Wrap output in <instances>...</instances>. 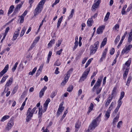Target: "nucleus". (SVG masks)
<instances>
[{
  "label": "nucleus",
  "mask_w": 132,
  "mask_h": 132,
  "mask_svg": "<svg viewBox=\"0 0 132 132\" xmlns=\"http://www.w3.org/2000/svg\"><path fill=\"white\" fill-rule=\"evenodd\" d=\"M73 88V86L72 85H71L68 88L67 91L68 92H70L72 91Z\"/></svg>",
  "instance_id": "nucleus-40"
},
{
  "label": "nucleus",
  "mask_w": 132,
  "mask_h": 132,
  "mask_svg": "<svg viewBox=\"0 0 132 132\" xmlns=\"http://www.w3.org/2000/svg\"><path fill=\"white\" fill-rule=\"evenodd\" d=\"M50 102V100L49 98H48L46 101L45 103L44 104V106H48L49 103Z\"/></svg>",
  "instance_id": "nucleus-39"
},
{
  "label": "nucleus",
  "mask_w": 132,
  "mask_h": 132,
  "mask_svg": "<svg viewBox=\"0 0 132 132\" xmlns=\"http://www.w3.org/2000/svg\"><path fill=\"white\" fill-rule=\"evenodd\" d=\"M102 88H97L96 90V93L97 94H98L101 92Z\"/></svg>",
  "instance_id": "nucleus-48"
},
{
  "label": "nucleus",
  "mask_w": 132,
  "mask_h": 132,
  "mask_svg": "<svg viewBox=\"0 0 132 132\" xmlns=\"http://www.w3.org/2000/svg\"><path fill=\"white\" fill-rule=\"evenodd\" d=\"M42 106L40 107H39V111H38V117L39 118H41L42 117V113L43 111H42Z\"/></svg>",
  "instance_id": "nucleus-19"
},
{
  "label": "nucleus",
  "mask_w": 132,
  "mask_h": 132,
  "mask_svg": "<svg viewBox=\"0 0 132 132\" xmlns=\"http://www.w3.org/2000/svg\"><path fill=\"white\" fill-rule=\"evenodd\" d=\"M40 39V37H37L35 39L33 43L36 44L39 41Z\"/></svg>",
  "instance_id": "nucleus-47"
},
{
  "label": "nucleus",
  "mask_w": 132,
  "mask_h": 132,
  "mask_svg": "<svg viewBox=\"0 0 132 132\" xmlns=\"http://www.w3.org/2000/svg\"><path fill=\"white\" fill-rule=\"evenodd\" d=\"M121 100H120L119 99L118 102V105L117 106V107L119 108H120V106H121L122 103V102L121 101Z\"/></svg>",
  "instance_id": "nucleus-42"
},
{
  "label": "nucleus",
  "mask_w": 132,
  "mask_h": 132,
  "mask_svg": "<svg viewBox=\"0 0 132 132\" xmlns=\"http://www.w3.org/2000/svg\"><path fill=\"white\" fill-rule=\"evenodd\" d=\"M55 42V40L54 39H53L51 40L49 43L48 44V46L49 47H51L52 44H54Z\"/></svg>",
  "instance_id": "nucleus-34"
},
{
  "label": "nucleus",
  "mask_w": 132,
  "mask_h": 132,
  "mask_svg": "<svg viewBox=\"0 0 132 132\" xmlns=\"http://www.w3.org/2000/svg\"><path fill=\"white\" fill-rule=\"evenodd\" d=\"M120 39V36L119 35H118L114 43L115 44H117L118 42L119 41Z\"/></svg>",
  "instance_id": "nucleus-32"
},
{
  "label": "nucleus",
  "mask_w": 132,
  "mask_h": 132,
  "mask_svg": "<svg viewBox=\"0 0 132 132\" xmlns=\"http://www.w3.org/2000/svg\"><path fill=\"white\" fill-rule=\"evenodd\" d=\"M8 77V76L6 75V76H4L2 78L0 82V84L3 83L6 80L7 78Z\"/></svg>",
  "instance_id": "nucleus-26"
},
{
  "label": "nucleus",
  "mask_w": 132,
  "mask_h": 132,
  "mask_svg": "<svg viewBox=\"0 0 132 132\" xmlns=\"http://www.w3.org/2000/svg\"><path fill=\"white\" fill-rule=\"evenodd\" d=\"M132 40V34H129L128 38V42L130 43Z\"/></svg>",
  "instance_id": "nucleus-35"
},
{
  "label": "nucleus",
  "mask_w": 132,
  "mask_h": 132,
  "mask_svg": "<svg viewBox=\"0 0 132 132\" xmlns=\"http://www.w3.org/2000/svg\"><path fill=\"white\" fill-rule=\"evenodd\" d=\"M119 114L120 112H119L116 117L113 119V126L115 125L116 123L118 121L119 118Z\"/></svg>",
  "instance_id": "nucleus-15"
},
{
  "label": "nucleus",
  "mask_w": 132,
  "mask_h": 132,
  "mask_svg": "<svg viewBox=\"0 0 132 132\" xmlns=\"http://www.w3.org/2000/svg\"><path fill=\"white\" fill-rule=\"evenodd\" d=\"M44 21H45V22L46 21L45 20V17L44 18H43V20H42V21L41 22V23H40V25H39V29H38V30H39V29L42 26V25L43 24V22Z\"/></svg>",
  "instance_id": "nucleus-44"
},
{
  "label": "nucleus",
  "mask_w": 132,
  "mask_h": 132,
  "mask_svg": "<svg viewBox=\"0 0 132 132\" xmlns=\"http://www.w3.org/2000/svg\"><path fill=\"white\" fill-rule=\"evenodd\" d=\"M94 107V105L93 103H91L90 104V105L88 109H90V110H92L93 109Z\"/></svg>",
  "instance_id": "nucleus-52"
},
{
  "label": "nucleus",
  "mask_w": 132,
  "mask_h": 132,
  "mask_svg": "<svg viewBox=\"0 0 132 132\" xmlns=\"http://www.w3.org/2000/svg\"><path fill=\"white\" fill-rule=\"evenodd\" d=\"M57 91L55 90L53 91L50 95V97L53 98L57 94Z\"/></svg>",
  "instance_id": "nucleus-24"
},
{
  "label": "nucleus",
  "mask_w": 132,
  "mask_h": 132,
  "mask_svg": "<svg viewBox=\"0 0 132 132\" xmlns=\"http://www.w3.org/2000/svg\"><path fill=\"white\" fill-rule=\"evenodd\" d=\"M129 68H126L123 74V78L126 79L128 74Z\"/></svg>",
  "instance_id": "nucleus-17"
},
{
  "label": "nucleus",
  "mask_w": 132,
  "mask_h": 132,
  "mask_svg": "<svg viewBox=\"0 0 132 132\" xmlns=\"http://www.w3.org/2000/svg\"><path fill=\"white\" fill-rule=\"evenodd\" d=\"M36 44L34 43L32 44V45L30 46V47L29 48L28 50L29 51L31 50V49L34 47Z\"/></svg>",
  "instance_id": "nucleus-46"
},
{
  "label": "nucleus",
  "mask_w": 132,
  "mask_h": 132,
  "mask_svg": "<svg viewBox=\"0 0 132 132\" xmlns=\"http://www.w3.org/2000/svg\"><path fill=\"white\" fill-rule=\"evenodd\" d=\"M9 65L7 64L4 69L0 72V77H2L3 75L7 71L9 68Z\"/></svg>",
  "instance_id": "nucleus-10"
},
{
  "label": "nucleus",
  "mask_w": 132,
  "mask_h": 132,
  "mask_svg": "<svg viewBox=\"0 0 132 132\" xmlns=\"http://www.w3.org/2000/svg\"><path fill=\"white\" fill-rule=\"evenodd\" d=\"M27 13V11L26 10L22 14L21 16H22L23 17L25 16Z\"/></svg>",
  "instance_id": "nucleus-62"
},
{
  "label": "nucleus",
  "mask_w": 132,
  "mask_h": 132,
  "mask_svg": "<svg viewBox=\"0 0 132 132\" xmlns=\"http://www.w3.org/2000/svg\"><path fill=\"white\" fill-rule=\"evenodd\" d=\"M74 12V10L73 9H72L71 11V13L70 15L68 17V19H70L73 16V14Z\"/></svg>",
  "instance_id": "nucleus-37"
},
{
  "label": "nucleus",
  "mask_w": 132,
  "mask_h": 132,
  "mask_svg": "<svg viewBox=\"0 0 132 132\" xmlns=\"http://www.w3.org/2000/svg\"><path fill=\"white\" fill-rule=\"evenodd\" d=\"M119 28V25L118 24H117L114 26V28L115 30H117Z\"/></svg>",
  "instance_id": "nucleus-64"
},
{
  "label": "nucleus",
  "mask_w": 132,
  "mask_h": 132,
  "mask_svg": "<svg viewBox=\"0 0 132 132\" xmlns=\"http://www.w3.org/2000/svg\"><path fill=\"white\" fill-rule=\"evenodd\" d=\"M114 105V102H113L111 103V105H110L109 107V108L108 109L109 110H111L113 107Z\"/></svg>",
  "instance_id": "nucleus-45"
},
{
  "label": "nucleus",
  "mask_w": 132,
  "mask_h": 132,
  "mask_svg": "<svg viewBox=\"0 0 132 132\" xmlns=\"http://www.w3.org/2000/svg\"><path fill=\"white\" fill-rule=\"evenodd\" d=\"M46 0H42L38 4L34 12V16H35L40 13L43 9L44 5Z\"/></svg>",
  "instance_id": "nucleus-1"
},
{
  "label": "nucleus",
  "mask_w": 132,
  "mask_h": 132,
  "mask_svg": "<svg viewBox=\"0 0 132 132\" xmlns=\"http://www.w3.org/2000/svg\"><path fill=\"white\" fill-rule=\"evenodd\" d=\"M19 10H20L17 9V8H16L15 10H14V12L12 14V15H15L17 13L18 11Z\"/></svg>",
  "instance_id": "nucleus-54"
},
{
  "label": "nucleus",
  "mask_w": 132,
  "mask_h": 132,
  "mask_svg": "<svg viewBox=\"0 0 132 132\" xmlns=\"http://www.w3.org/2000/svg\"><path fill=\"white\" fill-rule=\"evenodd\" d=\"M93 23V21L92 18H89L87 21V26L89 27H91L92 26Z\"/></svg>",
  "instance_id": "nucleus-16"
},
{
  "label": "nucleus",
  "mask_w": 132,
  "mask_h": 132,
  "mask_svg": "<svg viewBox=\"0 0 132 132\" xmlns=\"http://www.w3.org/2000/svg\"><path fill=\"white\" fill-rule=\"evenodd\" d=\"M101 0H97V1L95 3L93 4L92 6V8H93L92 10L94 11L95 10V8H97L99 6V4L100 3Z\"/></svg>",
  "instance_id": "nucleus-13"
},
{
  "label": "nucleus",
  "mask_w": 132,
  "mask_h": 132,
  "mask_svg": "<svg viewBox=\"0 0 132 132\" xmlns=\"http://www.w3.org/2000/svg\"><path fill=\"white\" fill-rule=\"evenodd\" d=\"M99 117H97L95 119H94L92 120V123L89 126L90 129L94 130L97 126L98 125L97 122L98 121L99 122L100 121V120H99Z\"/></svg>",
  "instance_id": "nucleus-4"
},
{
  "label": "nucleus",
  "mask_w": 132,
  "mask_h": 132,
  "mask_svg": "<svg viewBox=\"0 0 132 132\" xmlns=\"http://www.w3.org/2000/svg\"><path fill=\"white\" fill-rule=\"evenodd\" d=\"M131 59H128V60L125 63V65H126L128 67H129L131 63Z\"/></svg>",
  "instance_id": "nucleus-29"
},
{
  "label": "nucleus",
  "mask_w": 132,
  "mask_h": 132,
  "mask_svg": "<svg viewBox=\"0 0 132 132\" xmlns=\"http://www.w3.org/2000/svg\"><path fill=\"white\" fill-rule=\"evenodd\" d=\"M90 69L89 68H87L85 71L83 73L80 79V80L83 81L86 78L87 76L88 75V73L89 72Z\"/></svg>",
  "instance_id": "nucleus-6"
},
{
  "label": "nucleus",
  "mask_w": 132,
  "mask_h": 132,
  "mask_svg": "<svg viewBox=\"0 0 132 132\" xmlns=\"http://www.w3.org/2000/svg\"><path fill=\"white\" fill-rule=\"evenodd\" d=\"M20 29V28L19 29L18 28L15 31L13 35V40H15L16 39L18 35L19 34Z\"/></svg>",
  "instance_id": "nucleus-11"
},
{
  "label": "nucleus",
  "mask_w": 132,
  "mask_h": 132,
  "mask_svg": "<svg viewBox=\"0 0 132 132\" xmlns=\"http://www.w3.org/2000/svg\"><path fill=\"white\" fill-rule=\"evenodd\" d=\"M80 122L79 121H78L76 122L75 124V127L76 129H78L80 127Z\"/></svg>",
  "instance_id": "nucleus-25"
},
{
  "label": "nucleus",
  "mask_w": 132,
  "mask_h": 132,
  "mask_svg": "<svg viewBox=\"0 0 132 132\" xmlns=\"http://www.w3.org/2000/svg\"><path fill=\"white\" fill-rule=\"evenodd\" d=\"M13 82V77H12L10 78L9 80L7 82L5 86V88L4 90V92H5V90L6 89V87L11 85L12 84Z\"/></svg>",
  "instance_id": "nucleus-12"
},
{
  "label": "nucleus",
  "mask_w": 132,
  "mask_h": 132,
  "mask_svg": "<svg viewBox=\"0 0 132 132\" xmlns=\"http://www.w3.org/2000/svg\"><path fill=\"white\" fill-rule=\"evenodd\" d=\"M61 64V63L60 61H59V59H58L54 63V65L59 66Z\"/></svg>",
  "instance_id": "nucleus-27"
},
{
  "label": "nucleus",
  "mask_w": 132,
  "mask_h": 132,
  "mask_svg": "<svg viewBox=\"0 0 132 132\" xmlns=\"http://www.w3.org/2000/svg\"><path fill=\"white\" fill-rule=\"evenodd\" d=\"M131 76H129L127 80V82L126 84V85L128 86L129 85V84L131 80Z\"/></svg>",
  "instance_id": "nucleus-30"
},
{
  "label": "nucleus",
  "mask_w": 132,
  "mask_h": 132,
  "mask_svg": "<svg viewBox=\"0 0 132 132\" xmlns=\"http://www.w3.org/2000/svg\"><path fill=\"white\" fill-rule=\"evenodd\" d=\"M102 78L101 77L100 79H98L96 82L95 83L94 86L92 89V91L94 92L96 88H98L101 85Z\"/></svg>",
  "instance_id": "nucleus-5"
},
{
  "label": "nucleus",
  "mask_w": 132,
  "mask_h": 132,
  "mask_svg": "<svg viewBox=\"0 0 132 132\" xmlns=\"http://www.w3.org/2000/svg\"><path fill=\"white\" fill-rule=\"evenodd\" d=\"M62 51V49H61L59 51H58L57 52L56 54L59 55H60Z\"/></svg>",
  "instance_id": "nucleus-61"
},
{
  "label": "nucleus",
  "mask_w": 132,
  "mask_h": 132,
  "mask_svg": "<svg viewBox=\"0 0 132 132\" xmlns=\"http://www.w3.org/2000/svg\"><path fill=\"white\" fill-rule=\"evenodd\" d=\"M70 73H67V75L66 76H65L64 78V80H66L67 81L68 80V79L70 77Z\"/></svg>",
  "instance_id": "nucleus-41"
},
{
  "label": "nucleus",
  "mask_w": 132,
  "mask_h": 132,
  "mask_svg": "<svg viewBox=\"0 0 132 132\" xmlns=\"http://www.w3.org/2000/svg\"><path fill=\"white\" fill-rule=\"evenodd\" d=\"M117 90V88L116 87H114L112 90V92L111 94L112 96H113V97L115 95H116V90Z\"/></svg>",
  "instance_id": "nucleus-28"
},
{
  "label": "nucleus",
  "mask_w": 132,
  "mask_h": 132,
  "mask_svg": "<svg viewBox=\"0 0 132 132\" xmlns=\"http://www.w3.org/2000/svg\"><path fill=\"white\" fill-rule=\"evenodd\" d=\"M14 124V123L13 120L11 119L7 124L6 129L9 131L11 129Z\"/></svg>",
  "instance_id": "nucleus-7"
},
{
  "label": "nucleus",
  "mask_w": 132,
  "mask_h": 132,
  "mask_svg": "<svg viewBox=\"0 0 132 132\" xmlns=\"http://www.w3.org/2000/svg\"><path fill=\"white\" fill-rule=\"evenodd\" d=\"M108 51V48H105L104 50L103 54L106 55V53Z\"/></svg>",
  "instance_id": "nucleus-59"
},
{
  "label": "nucleus",
  "mask_w": 132,
  "mask_h": 132,
  "mask_svg": "<svg viewBox=\"0 0 132 132\" xmlns=\"http://www.w3.org/2000/svg\"><path fill=\"white\" fill-rule=\"evenodd\" d=\"M74 12V10L73 9H72L71 11V13L70 15L68 17V19H70L73 16V14Z\"/></svg>",
  "instance_id": "nucleus-38"
},
{
  "label": "nucleus",
  "mask_w": 132,
  "mask_h": 132,
  "mask_svg": "<svg viewBox=\"0 0 132 132\" xmlns=\"http://www.w3.org/2000/svg\"><path fill=\"white\" fill-rule=\"evenodd\" d=\"M99 44V42L97 41L95 43L93 46L91 45L90 46V53L91 54H93L95 53L98 49Z\"/></svg>",
  "instance_id": "nucleus-3"
},
{
  "label": "nucleus",
  "mask_w": 132,
  "mask_h": 132,
  "mask_svg": "<svg viewBox=\"0 0 132 132\" xmlns=\"http://www.w3.org/2000/svg\"><path fill=\"white\" fill-rule=\"evenodd\" d=\"M10 118V116L9 115H5L3 116L2 119L1 121L2 122H4L5 120L9 119Z\"/></svg>",
  "instance_id": "nucleus-22"
},
{
  "label": "nucleus",
  "mask_w": 132,
  "mask_h": 132,
  "mask_svg": "<svg viewBox=\"0 0 132 132\" xmlns=\"http://www.w3.org/2000/svg\"><path fill=\"white\" fill-rule=\"evenodd\" d=\"M14 6L13 5H12L9 8L7 14L9 15L11 14L13 12Z\"/></svg>",
  "instance_id": "nucleus-20"
},
{
  "label": "nucleus",
  "mask_w": 132,
  "mask_h": 132,
  "mask_svg": "<svg viewBox=\"0 0 132 132\" xmlns=\"http://www.w3.org/2000/svg\"><path fill=\"white\" fill-rule=\"evenodd\" d=\"M18 64V62H16L14 66L12 68V70L13 72H14L16 69L17 67V65Z\"/></svg>",
  "instance_id": "nucleus-36"
},
{
  "label": "nucleus",
  "mask_w": 132,
  "mask_h": 132,
  "mask_svg": "<svg viewBox=\"0 0 132 132\" xmlns=\"http://www.w3.org/2000/svg\"><path fill=\"white\" fill-rule=\"evenodd\" d=\"M59 68L58 67H57L54 73L55 74L57 75L60 73L59 71Z\"/></svg>",
  "instance_id": "nucleus-56"
},
{
  "label": "nucleus",
  "mask_w": 132,
  "mask_h": 132,
  "mask_svg": "<svg viewBox=\"0 0 132 132\" xmlns=\"http://www.w3.org/2000/svg\"><path fill=\"white\" fill-rule=\"evenodd\" d=\"M91 62V60H89L86 63L85 66V68L87 67L88 65L90 64Z\"/></svg>",
  "instance_id": "nucleus-49"
},
{
  "label": "nucleus",
  "mask_w": 132,
  "mask_h": 132,
  "mask_svg": "<svg viewBox=\"0 0 132 132\" xmlns=\"http://www.w3.org/2000/svg\"><path fill=\"white\" fill-rule=\"evenodd\" d=\"M62 41L61 40H58V43H56V46H60L61 43Z\"/></svg>",
  "instance_id": "nucleus-60"
},
{
  "label": "nucleus",
  "mask_w": 132,
  "mask_h": 132,
  "mask_svg": "<svg viewBox=\"0 0 132 132\" xmlns=\"http://www.w3.org/2000/svg\"><path fill=\"white\" fill-rule=\"evenodd\" d=\"M107 39L106 38H105L103 40L101 44V47H103L105 46L106 43Z\"/></svg>",
  "instance_id": "nucleus-21"
},
{
  "label": "nucleus",
  "mask_w": 132,
  "mask_h": 132,
  "mask_svg": "<svg viewBox=\"0 0 132 132\" xmlns=\"http://www.w3.org/2000/svg\"><path fill=\"white\" fill-rule=\"evenodd\" d=\"M67 113H68L67 110L66 111H65L64 112V114L63 115V116L62 117V119H63L64 118L66 114Z\"/></svg>",
  "instance_id": "nucleus-57"
},
{
  "label": "nucleus",
  "mask_w": 132,
  "mask_h": 132,
  "mask_svg": "<svg viewBox=\"0 0 132 132\" xmlns=\"http://www.w3.org/2000/svg\"><path fill=\"white\" fill-rule=\"evenodd\" d=\"M47 88V87L45 86L44 88L41 90L39 93V97H40L41 98L43 95L44 92Z\"/></svg>",
  "instance_id": "nucleus-14"
},
{
  "label": "nucleus",
  "mask_w": 132,
  "mask_h": 132,
  "mask_svg": "<svg viewBox=\"0 0 132 132\" xmlns=\"http://www.w3.org/2000/svg\"><path fill=\"white\" fill-rule=\"evenodd\" d=\"M113 98V96H110L108 98V100H107V101L106 102L105 104V106L106 107H107L108 105L109 104L110 102L111 101L112 99Z\"/></svg>",
  "instance_id": "nucleus-18"
},
{
  "label": "nucleus",
  "mask_w": 132,
  "mask_h": 132,
  "mask_svg": "<svg viewBox=\"0 0 132 132\" xmlns=\"http://www.w3.org/2000/svg\"><path fill=\"white\" fill-rule=\"evenodd\" d=\"M122 123V121H119L118 123L117 127L118 128H120V127Z\"/></svg>",
  "instance_id": "nucleus-51"
},
{
  "label": "nucleus",
  "mask_w": 132,
  "mask_h": 132,
  "mask_svg": "<svg viewBox=\"0 0 132 132\" xmlns=\"http://www.w3.org/2000/svg\"><path fill=\"white\" fill-rule=\"evenodd\" d=\"M10 30V28L9 27H7L5 29V34H7L8 32Z\"/></svg>",
  "instance_id": "nucleus-58"
},
{
  "label": "nucleus",
  "mask_w": 132,
  "mask_h": 132,
  "mask_svg": "<svg viewBox=\"0 0 132 132\" xmlns=\"http://www.w3.org/2000/svg\"><path fill=\"white\" fill-rule=\"evenodd\" d=\"M95 81H96V80H95L94 79L91 82V86H92L94 84Z\"/></svg>",
  "instance_id": "nucleus-63"
},
{
  "label": "nucleus",
  "mask_w": 132,
  "mask_h": 132,
  "mask_svg": "<svg viewBox=\"0 0 132 132\" xmlns=\"http://www.w3.org/2000/svg\"><path fill=\"white\" fill-rule=\"evenodd\" d=\"M26 29V28L25 27H24L22 28L20 35V37H22L23 36Z\"/></svg>",
  "instance_id": "nucleus-23"
},
{
  "label": "nucleus",
  "mask_w": 132,
  "mask_h": 132,
  "mask_svg": "<svg viewBox=\"0 0 132 132\" xmlns=\"http://www.w3.org/2000/svg\"><path fill=\"white\" fill-rule=\"evenodd\" d=\"M37 109L36 107H35L32 110L30 108H29L28 110L26 117V121L27 122H29L31 120V118L32 117L33 114Z\"/></svg>",
  "instance_id": "nucleus-2"
},
{
  "label": "nucleus",
  "mask_w": 132,
  "mask_h": 132,
  "mask_svg": "<svg viewBox=\"0 0 132 132\" xmlns=\"http://www.w3.org/2000/svg\"><path fill=\"white\" fill-rule=\"evenodd\" d=\"M114 52V48H112L111 50V51L110 52V54L111 55H112L113 54Z\"/></svg>",
  "instance_id": "nucleus-55"
},
{
  "label": "nucleus",
  "mask_w": 132,
  "mask_h": 132,
  "mask_svg": "<svg viewBox=\"0 0 132 132\" xmlns=\"http://www.w3.org/2000/svg\"><path fill=\"white\" fill-rule=\"evenodd\" d=\"M110 15V13L109 12H108L106 14L105 16V17L104 19V20L105 21H106L108 20L109 18V15Z\"/></svg>",
  "instance_id": "nucleus-33"
},
{
  "label": "nucleus",
  "mask_w": 132,
  "mask_h": 132,
  "mask_svg": "<svg viewBox=\"0 0 132 132\" xmlns=\"http://www.w3.org/2000/svg\"><path fill=\"white\" fill-rule=\"evenodd\" d=\"M105 28V26H104L102 25L100 26L97 29L96 31L97 33L98 34H102L103 30Z\"/></svg>",
  "instance_id": "nucleus-9"
},
{
  "label": "nucleus",
  "mask_w": 132,
  "mask_h": 132,
  "mask_svg": "<svg viewBox=\"0 0 132 132\" xmlns=\"http://www.w3.org/2000/svg\"><path fill=\"white\" fill-rule=\"evenodd\" d=\"M125 95V93L124 92H121L120 94V96L119 98L120 100H121L123 97Z\"/></svg>",
  "instance_id": "nucleus-43"
},
{
  "label": "nucleus",
  "mask_w": 132,
  "mask_h": 132,
  "mask_svg": "<svg viewBox=\"0 0 132 132\" xmlns=\"http://www.w3.org/2000/svg\"><path fill=\"white\" fill-rule=\"evenodd\" d=\"M64 107L63 106H59L58 110V111L62 112L64 110Z\"/></svg>",
  "instance_id": "nucleus-50"
},
{
  "label": "nucleus",
  "mask_w": 132,
  "mask_h": 132,
  "mask_svg": "<svg viewBox=\"0 0 132 132\" xmlns=\"http://www.w3.org/2000/svg\"><path fill=\"white\" fill-rule=\"evenodd\" d=\"M132 48V45H129L126 47V48H123L121 52V54L123 55L125 53H128L130 49Z\"/></svg>",
  "instance_id": "nucleus-8"
},
{
  "label": "nucleus",
  "mask_w": 132,
  "mask_h": 132,
  "mask_svg": "<svg viewBox=\"0 0 132 132\" xmlns=\"http://www.w3.org/2000/svg\"><path fill=\"white\" fill-rule=\"evenodd\" d=\"M111 110L108 109V110L107 111L106 113L105 114V116L106 117H107V119L109 118L110 115V111Z\"/></svg>",
  "instance_id": "nucleus-31"
},
{
  "label": "nucleus",
  "mask_w": 132,
  "mask_h": 132,
  "mask_svg": "<svg viewBox=\"0 0 132 132\" xmlns=\"http://www.w3.org/2000/svg\"><path fill=\"white\" fill-rule=\"evenodd\" d=\"M20 18L21 19L20 21V23H23L24 20V17L22 16H20Z\"/></svg>",
  "instance_id": "nucleus-53"
}]
</instances>
